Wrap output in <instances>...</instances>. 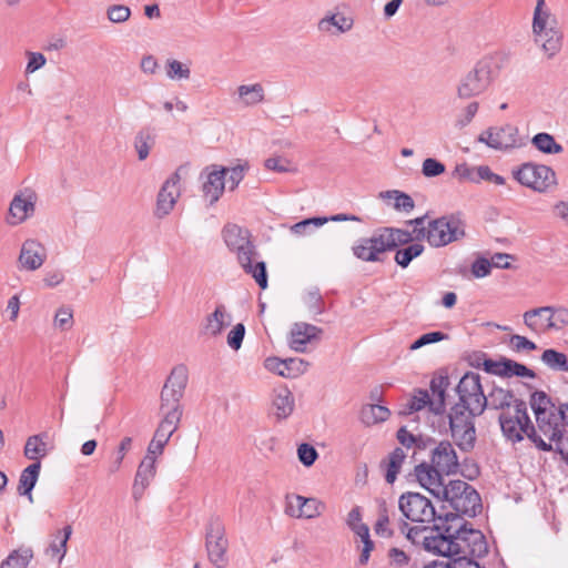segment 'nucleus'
Returning <instances> with one entry per match:
<instances>
[{
	"label": "nucleus",
	"instance_id": "nucleus-1",
	"mask_svg": "<svg viewBox=\"0 0 568 568\" xmlns=\"http://www.w3.org/2000/svg\"><path fill=\"white\" fill-rule=\"evenodd\" d=\"M187 384V371L180 365L171 371L161 392L160 413L161 420L155 433L170 440L179 428L183 408L181 399Z\"/></svg>",
	"mask_w": 568,
	"mask_h": 568
},
{
	"label": "nucleus",
	"instance_id": "nucleus-2",
	"mask_svg": "<svg viewBox=\"0 0 568 568\" xmlns=\"http://www.w3.org/2000/svg\"><path fill=\"white\" fill-rule=\"evenodd\" d=\"M222 237L227 248L236 255V260L246 274H250L262 290L267 287L266 265L255 261L258 255L251 233L237 224L229 223L222 230Z\"/></svg>",
	"mask_w": 568,
	"mask_h": 568
},
{
	"label": "nucleus",
	"instance_id": "nucleus-3",
	"mask_svg": "<svg viewBox=\"0 0 568 568\" xmlns=\"http://www.w3.org/2000/svg\"><path fill=\"white\" fill-rule=\"evenodd\" d=\"M537 423V433L547 440L558 443L568 427V404L556 405L542 390L531 394L529 400Z\"/></svg>",
	"mask_w": 568,
	"mask_h": 568
},
{
	"label": "nucleus",
	"instance_id": "nucleus-4",
	"mask_svg": "<svg viewBox=\"0 0 568 568\" xmlns=\"http://www.w3.org/2000/svg\"><path fill=\"white\" fill-rule=\"evenodd\" d=\"M415 239L426 241L432 247H443L465 236V225L455 215H444L426 223V216L409 221Z\"/></svg>",
	"mask_w": 568,
	"mask_h": 568
},
{
	"label": "nucleus",
	"instance_id": "nucleus-5",
	"mask_svg": "<svg viewBox=\"0 0 568 568\" xmlns=\"http://www.w3.org/2000/svg\"><path fill=\"white\" fill-rule=\"evenodd\" d=\"M499 424L504 436L513 443H518L524 439V436H527L540 450L550 452L552 449L551 444L538 435L529 418L527 404L523 399L516 400L513 407L501 412Z\"/></svg>",
	"mask_w": 568,
	"mask_h": 568
},
{
	"label": "nucleus",
	"instance_id": "nucleus-6",
	"mask_svg": "<svg viewBox=\"0 0 568 568\" xmlns=\"http://www.w3.org/2000/svg\"><path fill=\"white\" fill-rule=\"evenodd\" d=\"M501 62L498 57L487 55L476 62L474 68L465 73L456 85L459 99L468 100L488 91L500 74Z\"/></svg>",
	"mask_w": 568,
	"mask_h": 568
},
{
	"label": "nucleus",
	"instance_id": "nucleus-7",
	"mask_svg": "<svg viewBox=\"0 0 568 568\" xmlns=\"http://www.w3.org/2000/svg\"><path fill=\"white\" fill-rule=\"evenodd\" d=\"M455 534V561L462 562V568H480L474 558H483L488 554V544L481 531L468 528L458 516Z\"/></svg>",
	"mask_w": 568,
	"mask_h": 568
},
{
	"label": "nucleus",
	"instance_id": "nucleus-8",
	"mask_svg": "<svg viewBox=\"0 0 568 568\" xmlns=\"http://www.w3.org/2000/svg\"><path fill=\"white\" fill-rule=\"evenodd\" d=\"M456 524L458 516L453 513L445 517L438 516L437 521L430 528L424 549L434 555L455 558V534H457Z\"/></svg>",
	"mask_w": 568,
	"mask_h": 568
},
{
	"label": "nucleus",
	"instance_id": "nucleus-9",
	"mask_svg": "<svg viewBox=\"0 0 568 568\" xmlns=\"http://www.w3.org/2000/svg\"><path fill=\"white\" fill-rule=\"evenodd\" d=\"M448 386V376L434 377L430 381L432 396L426 389H415L406 405L404 413L413 414L424 408H428L429 412L434 413L435 415L443 414L445 412L446 389Z\"/></svg>",
	"mask_w": 568,
	"mask_h": 568
},
{
	"label": "nucleus",
	"instance_id": "nucleus-10",
	"mask_svg": "<svg viewBox=\"0 0 568 568\" xmlns=\"http://www.w3.org/2000/svg\"><path fill=\"white\" fill-rule=\"evenodd\" d=\"M479 415L468 409L467 405L459 403L452 407L448 414L449 427L452 436L460 449L468 450L474 447L476 432L473 418Z\"/></svg>",
	"mask_w": 568,
	"mask_h": 568
},
{
	"label": "nucleus",
	"instance_id": "nucleus-11",
	"mask_svg": "<svg viewBox=\"0 0 568 568\" xmlns=\"http://www.w3.org/2000/svg\"><path fill=\"white\" fill-rule=\"evenodd\" d=\"M205 548L210 562L215 568H225L229 565V540L223 521L212 517L206 526Z\"/></svg>",
	"mask_w": 568,
	"mask_h": 568
},
{
	"label": "nucleus",
	"instance_id": "nucleus-12",
	"mask_svg": "<svg viewBox=\"0 0 568 568\" xmlns=\"http://www.w3.org/2000/svg\"><path fill=\"white\" fill-rule=\"evenodd\" d=\"M514 178L524 186L544 193L556 185L555 171L545 164L527 162L514 171Z\"/></svg>",
	"mask_w": 568,
	"mask_h": 568
},
{
	"label": "nucleus",
	"instance_id": "nucleus-13",
	"mask_svg": "<svg viewBox=\"0 0 568 568\" xmlns=\"http://www.w3.org/2000/svg\"><path fill=\"white\" fill-rule=\"evenodd\" d=\"M398 508L404 518L413 523L429 524L438 518L432 501L419 493L403 494L398 499Z\"/></svg>",
	"mask_w": 568,
	"mask_h": 568
},
{
	"label": "nucleus",
	"instance_id": "nucleus-14",
	"mask_svg": "<svg viewBox=\"0 0 568 568\" xmlns=\"http://www.w3.org/2000/svg\"><path fill=\"white\" fill-rule=\"evenodd\" d=\"M456 392L459 404L467 405L474 413L483 414L485 410V394L477 373L468 372L459 381Z\"/></svg>",
	"mask_w": 568,
	"mask_h": 568
},
{
	"label": "nucleus",
	"instance_id": "nucleus-15",
	"mask_svg": "<svg viewBox=\"0 0 568 568\" xmlns=\"http://www.w3.org/2000/svg\"><path fill=\"white\" fill-rule=\"evenodd\" d=\"M37 200V193L30 187L17 192L9 205L7 223L17 226L32 217L36 212Z\"/></svg>",
	"mask_w": 568,
	"mask_h": 568
},
{
	"label": "nucleus",
	"instance_id": "nucleus-16",
	"mask_svg": "<svg viewBox=\"0 0 568 568\" xmlns=\"http://www.w3.org/2000/svg\"><path fill=\"white\" fill-rule=\"evenodd\" d=\"M388 252L379 229L369 237L358 239L352 246L353 255L363 262H382V255Z\"/></svg>",
	"mask_w": 568,
	"mask_h": 568
},
{
	"label": "nucleus",
	"instance_id": "nucleus-17",
	"mask_svg": "<svg viewBox=\"0 0 568 568\" xmlns=\"http://www.w3.org/2000/svg\"><path fill=\"white\" fill-rule=\"evenodd\" d=\"M478 140L495 150H506L521 145L518 140V129L511 124L489 128L479 135Z\"/></svg>",
	"mask_w": 568,
	"mask_h": 568
},
{
	"label": "nucleus",
	"instance_id": "nucleus-18",
	"mask_svg": "<svg viewBox=\"0 0 568 568\" xmlns=\"http://www.w3.org/2000/svg\"><path fill=\"white\" fill-rule=\"evenodd\" d=\"M225 176L226 169L217 165L207 166L202 171L200 175V179L203 181L202 191L210 204L219 201L223 194L226 184Z\"/></svg>",
	"mask_w": 568,
	"mask_h": 568
},
{
	"label": "nucleus",
	"instance_id": "nucleus-19",
	"mask_svg": "<svg viewBox=\"0 0 568 568\" xmlns=\"http://www.w3.org/2000/svg\"><path fill=\"white\" fill-rule=\"evenodd\" d=\"M180 174L173 173L162 185L158 199L154 214L159 219L169 215L180 197Z\"/></svg>",
	"mask_w": 568,
	"mask_h": 568
},
{
	"label": "nucleus",
	"instance_id": "nucleus-20",
	"mask_svg": "<svg viewBox=\"0 0 568 568\" xmlns=\"http://www.w3.org/2000/svg\"><path fill=\"white\" fill-rule=\"evenodd\" d=\"M322 333L323 329L315 325L305 322L294 323L288 335V346L297 353H304L307 344L321 339Z\"/></svg>",
	"mask_w": 568,
	"mask_h": 568
},
{
	"label": "nucleus",
	"instance_id": "nucleus-21",
	"mask_svg": "<svg viewBox=\"0 0 568 568\" xmlns=\"http://www.w3.org/2000/svg\"><path fill=\"white\" fill-rule=\"evenodd\" d=\"M47 260L45 247L34 239L26 240L18 257L19 267L24 271L39 270Z\"/></svg>",
	"mask_w": 568,
	"mask_h": 568
},
{
	"label": "nucleus",
	"instance_id": "nucleus-22",
	"mask_svg": "<svg viewBox=\"0 0 568 568\" xmlns=\"http://www.w3.org/2000/svg\"><path fill=\"white\" fill-rule=\"evenodd\" d=\"M430 463L442 470L445 475L457 473L459 464L457 454L453 445L447 442H440L432 452Z\"/></svg>",
	"mask_w": 568,
	"mask_h": 568
},
{
	"label": "nucleus",
	"instance_id": "nucleus-23",
	"mask_svg": "<svg viewBox=\"0 0 568 568\" xmlns=\"http://www.w3.org/2000/svg\"><path fill=\"white\" fill-rule=\"evenodd\" d=\"M535 43L548 59L556 57L562 49L564 33L559 26L532 32Z\"/></svg>",
	"mask_w": 568,
	"mask_h": 568
},
{
	"label": "nucleus",
	"instance_id": "nucleus-24",
	"mask_svg": "<svg viewBox=\"0 0 568 568\" xmlns=\"http://www.w3.org/2000/svg\"><path fill=\"white\" fill-rule=\"evenodd\" d=\"M443 475L445 474L432 463L430 465L423 463L415 467V476L418 483L436 497H439V490L444 484Z\"/></svg>",
	"mask_w": 568,
	"mask_h": 568
},
{
	"label": "nucleus",
	"instance_id": "nucleus-25",
	"mask_svg": "<svg viewBox=\"0 0 568 568\" xmlns=\"http://www.w3.org/2000/svg\"><path fill=\"white\" fill-rule=\"evenodd\" d=\"M551 306H542L529 310L524 313V323L532 332L537 334H545L554 331V322L551 320Z\"/></svg>",
	"mask_w": 568,
	"mask_h": 568
},
{
	"label": "nucleus",
	"instance_id": "nucleus-26",
	"mask_svg": "<svg viewBox=\"0 0 568 568\" xmlns=\"http://www.w3.org/2000/svg\"><path fill=\"white\" fill-rule=\"evenodd\" d=\"M156 474V460L145 457L138 466L132 487V495L135 500L142 498L145 489L149 487Z\"/></svg>",
	"mask_w": 568,
	"mask_h": 568
},
{
	"label": "nucleus",
	"instance_id": "nucleus-27",
	"mask_svg": "<svg viewBox=\"0 0 568 568\" xmlns=\"http://www.w3.org/2000/svg\"><path fill=\"white\" fill-rule=\"evenodd\" d=\"M231 314L227 313L225 306L217 305L214 312L204 318L201 333L207 337H217L231 324Z\"/></svg>",
	"mask_w": 568,
	"mask_h": 568
},
{
	"label": "nucleus",
	"instance_id": "nucleus-28",
	"mask_svg": "<svg viewBox=\"0 0 568 568\" xmlns=\"http://www.w3.org/2000/svg\"><path fill=\"white\" fill-rule=\"evenodd\" d=\"M295 400L287 386L275 387L272 395V409L277 419H286L292 415Z\"/></svg>",
	"mask_w": 568,
	"mask_h": 568
},
{
	"label": "nucleus",
	"instance_id": "nucleus-29",
	"mask_svg": "<svg viewBox=\"0 0 568 568\" xmlns=\"http://www.w3.org/2000/svg\"><path fill=\"white\" fill-rule=\"evenodd\" d=\"M72 532L73 528L71 525H65L62 529H57L52 532L45 554L51 558H55L61 564L68 552V541Z\"/></svg>",
	"mask_w": 568,
	"mask_h": 568
},
{
	"label": "nucleus",
	"instance_id": "nucleus-30",
	"mask_svg": "<svg viewBox=\"0 0 568 568\" xmlns=\"http://www.w3.org/2000/svg\"><path fill=\"white\" fill-rule=\"evenodd\" d=\"M450 507L456 511L455 515L459 517L460 515L475 517L481 509L479 494L475 489L468 490L462 496L457 497L450 504Z\"/></svg>",
	"mask_w": 568,
	"mask_h": 568
},
{
	"label": "nucleus",
	"instance_id": "nucleus-31",
	"mask_svg": "<svg viewBox=\"0 0 568 568\" xmlns=\"http://www.w3.org/2000/svg\"><path fill=\"white\" fill-rule=\"evenodd\" d=\"M353 19L346 17L343 13H328L324 18H322L317 28L321 32L335 34V33H345L353 28Z\"/></svg>",
	"mask_w": 568,
	"mask_h": 568
},
{
	"label": "nucleus",
	"instance_id": "nucleus-32",
	"mask_svg": "<svg viewBox=\"0 0 568 568\" xmlns=\"http://www.w3.org/2000/svg\"><path fill=\"white\" fill-rule=\"evenodd\" d=\"M555 27H558V20L546 4V0H536L531 23L532 32Z\"/></svg>",
	"mask_w": 568,
	"mask_h": 568
},
{
	"label": "nucleus",
	"instance_id": "nucleus-33",
	"mask_svg": "<svg viewBox=\"0 0 568 568\" xmlns=\"http://www.w3.org/2000/svg\"><path fill=\"white\" fill-rule=\"evenodd\" d=\"M485 408L488 407L490 409L505 412L508 407H513L515 402L519 399L515 398L511 390L494 386L488 395H485Z\"/></svg>",
	"mask_w": 568,
	"mask_h": 568
},
{
	"label": "nucleus",
	"instance_id": "nucleus-34",
	"mask_svg": "<svg viewBox=\"0 0 568 568\" xmlns=\"http://www.w3.org/2000/svg\"><path fill=\"white\" fill-rule=\"evenodd\" d=\"M40 469L41 462H37L26 467L20 474L18 493L21 496H27L31 503L33 500L32 490L39 479Z\"/></svg>",
	"mask_w": 568,
	"mask_h": 568
},
{
	"label": "nucleus",
	"instance_id": "nucleus-35",
	"mask_svg": "<svg viewBox=\"0 0 568 568\" xmlns=\"http://www.w3.org/2000/svg\"><path fill=\"white\" fill-rule=\"evenodd\" d=\"M293 499L298 506V511L296 515L306 519H313L321 516L326 508L325 504L317 498H307L301 495H293Z\"/></svg>",
	"mask_w": 568,
	"mask_h": 568
},
{
	"label": "nucleus",
	"instance_id": "nucleus-36",
	"mask_svg": "<svg viewBox=\"0 0 568 568\" xmlns=\"http://www.w3.org/2000/svg\"><path fill=\"white\" fill-rule=\"evenodd\" d=\"M383 234L384 242L387 251L395 250L398 245L408 244L415 239V234L408 231L396 227H382L379 229Z\"/></svg>",
	"mask_w": 568,
	"mask_h": 568
},
{
	"label": "nucleus",
	"instance_id": "nucleus-37",
	"mask_svg": "<svg viewBox=\"0 0 568 568\" xmlns=\"http://www.w3.org/2000/svg\"><path fill=\"white\" fill-rule=\"evenodd\" d=\"M47 438V434H38L28 437L24 445V456L33 460V463L40 462L41 458L45 457L48 454L47 443L44 442Z\"/></svg>",
	"mask_w": 568,
	"mask_h": 568
},
{
	"label": "nucleus",
	"instance_id": "nucleus-38",
	"mask_svg": "<svg viewBox=\"0 0 568 568\" xmlns=\"http://www.w3.org/2000/svg\"><path fill=\"white\" fill-rule=\"evenodd\" d=\"M155 144V134L150 128L141 129L134 136V149L138 153V159L144 161L150 155L151 149Z\"/></svg>",
	"mask_w": 568,
	"mask_h": 568
},
{
	"label": "nucleus",
	"instance_id": "nucleus-39",
	"mask_svg": "<svg viewBox=\"0 0 568 568\" xmlns=\"http://www.w3.org/2000/svg\"><path fill=\"white\" fill-rule=\"evenodd\" d=\"M390 415V410L383 405L368 404L361 409V420L366 426H372L385 422Z\"/></svg>",
	"mask_w": 568,
	"mask_h": 568
},
{
	"label": "nucleus",
	"instance_id": "nucleus-40",
	"mask_svg": "<svg viewBox=\"0 0 568 568\" xmlns=\"http://www.w3.org/2000/svg\"><path fill=\"white\" fill-rule=\"evenodd\" d=\"M382 200H393V207L396 211L409 213L414 210L415 203L410 195L398 190L383 191L379 193Z\"/></svg>",
	"mask_w": 568,
	"mask_h": 568
},
{
	"label": "nucleus",
	"instance_id": "nucleus-41",
	"mask_svg": "<svg viewBox=\"0 0 568 568\" xmlns=\"http://www.w3.org/2000/svg\"><path fill=\"white\" fill-rule=\"evenodd\" d=\"M33 558V551L29 547H22L13 550L0 564V568H27Z\"/></svg>",
	"mask_w": 568,
	"mask_h": 568
},
{
	"label": "nucleus",
	"instance_id": "nucleus-42",
	"mask_svg": "<svg viewBox=\"0 0 568 568\" xmlns=\"http://www.w3.org/2000/svg\"><path fill=\"white\" fill-rule=\"evenodd\" d=\"M540 359L551 371L568 373V356L561 352L545 349Z\"/></svg>",
	"mask_w": 568,
	"mask_h": 568
},
{
	"label": "nucleus",
	"instance_id": "nucleus-43",
	"mask_svg": "<svg viewBox=\"0 0 568 568\" xmlns=\"http://www.w3.org/2000/svg\"><path fill=\"white\" fill-rule=\"evenodd\" d=\"M237 93L243 104L252 106L264 100V88L260 83L242 84L237 88Z\"/></svg>",
	"mask_w": 568,
	"mask_h": 568
},
{
	"label": "nucleus",
	"instance_id": "nucleus-44",
	"mask_svg": "<svg viewBox=\"0 0 568 568\" xmlns=\"http://www.w3.org/2000/svg\"><path fill=\"white\" fill-rule=\"evenodd\" d=\"M531 144L545 154H558L564 151L562 145L556 142L554 136L546 132H540L534 135Z\"/></svg>",
	"mask_w": 568,
	"mask_h": 568
},
{
	"label": "nucleus",
	"instance_id": "nucleus-45",
	"mask_svg": "<svg viewBox=\"0 0 568 568\" xmlns=\"http://www.w3.org/2000/svg\"><path fill=\"white\" fill-rule=\"evenodd\" d=\"M471 489L474 488L464 480H450L448 484H443L438 498L448 501L450 505L457 497Z\"/></svg>",
	"mask_w": 568,
	"mask_h": 568
},
{
	"label": "nucleus",
	"instance_id": "nucleus-46",
	"mask_svg": "<svg viewBox=\"0 0 568 568\" xmlns=\"http://www.w3.org/2000/svg\"><path fill=\"white\" fill-rule=\"evenodd\" d=\"M399 530L406 535V538L416 546L425 547L426 541L424 538L428 537L432 527L428 526H414L409 527L405 520H399Z\"/></svg>",
	"mask_w": 568,
	"mask_h": 568
},
{
	"label": "nucleus",
	"instance_id": "nucleus-47",
	"mask_svg": "<svg viewBox=\"0 0 568 568\" xmlns=\"http://www.w3.org/2000/svg\"><path fill=\"white\" fill-rule=\"evenodd\" d=\"M406 458L405 452L397 447L388 456L387 470L385 479L388 484H393L402 468V465Z\"/></svg>",
	"mask_w": 568,
	"mask_h": 568
},
{
	"label": "nucleus",
	"instance_id": "nucleus-48",
	"mask_svg": "<svg viewBox=\"0 0 568 568\" xmlns=\"http://www.w3.org/2000/svg\"><path fill=\"white\" fill-rule=\"evenodd\" d=\"M424 252V245L420 243H413L404 248H399L395 254V262L402 266L407 267L409 263Z\"/></svg>",
	"mask_w": 568,
	"mask_h": 568
},
{
	"label": "nucleus",
	"instance_id": "nucleus-49",
	"mask_svg": "<svg viewBox=\"0 0 568 568\" xmlns=\"http://www.w3.org/2000/svg\"><path fill=\"white\" fill-rule=\"evenodd\" d=\"M347 526L355 532L361 539L367 538L369 535L368 527L362 523V513L358 506L354 507L347 516Z\"/></svg>",
	"mask_w": 568,
	"mask_h": 568
},
{
	"label": "nucleus",
	"instance_id": "nucleus-50",
	"mask_svg": "<svg viewBox=\"0 0 568 568\" xmlns=\"http://www.w3.org/2000/svg\"><path fill=\"white\" fill-rule=\"evenodd\" d=\"M308 363L302 358H286L284 359V371L281 376L285 378H296L307 371Z\"/></svg>",
	"mask_w": 568,
	"mask_h": 568
},
{
	"label": "nucleus",
	"instance_id": "nucleus-51",
	"mask_svg": "<svg viewBox=\"0 0 568 568\" xmlns=\"http://www.w3.org/2000/svg\"><path fill=\"white\" fill-rule=\"evenodd\" d=\"M327 222H328L327 217L305 219V220L292 225L291 231L295 235L303 236V235L310 234L314 229L323 226Z\"/></svg>",
	"mask_w": 568,
	"mask_h": 568
},
{
	"label": "nucleus",
	"instance_id": "nucleus-52",
	"mask_svg": "<svg viewBox=\"0 0 568 568\" xmlns=\"http://www.w3.org/2000/svg\"><path fill=\"white\" fill-rule=\"evenodd\" d=\"M504 375L503 377H526V378H535L536 374L532 369L528 368L527 366L517 363L513 359L506 358V366L503 367Z\"/></svg>",
	"mask_w": 568,
	"mask_h": 568
},
{
	"label": "nucleus",
	"instance_id": "nucleus-53",
	"mask_svg": "<svg viewBox=\"0 0 568 568\" xmlns=\"http://www.w3.org/2000/svg\"><path fill=\"white\" fill-rule=\"evenodd\" d=\"M166 75L171 80H186L191 75V70L187 64L170 59L166 61Z\"/></svg>",
	"mask_w": 568,
	"mask_h": 568
},
{
	"label": "nucleus",
	"instance_id": "nucleus-54",
	"mask_svg": "<svg viewBox=\"0 0 568 568\" xmlns=\"http://www.w3.org/2000/svg\"><path fill=\"white\" fill-rule=\"evenodd\" d=\"M390 517L385 501L381 503L378 508V518L375 524V531L377 535L390 537L393 530L389 528Z\"/></svg>",
	"mask_w": 568,
	"mask_h": 568
},
{
	"label": "nucleus",
	"instance_id": "nucleus-55",
	"mask_svg": "<svg viewBox=\"0 0 568 568\" xmlns=\"http://www.w3.org/2000/svg\"><path fill=\"white\" fill-rule=\"evenodd\" d=\"M132 446V438L131 437H124L119 444L115 458L110 463L109 465V473L115 474L120 470L123 459L125 457V454L131 449Z\"/></svg>",
	"mask_w": 568,
	"mask_h": 568
},
{
	"label": "nucleus",
	"instance_id": "nucleus-56",
	"mask_svg": "<svg viewBox=\"0 0 568 568\" xmlns=\"http://www.w3.org/2000/svg\"><path fill=\"white\" fill-rule=\"evenodd\" d=\"M106 17L112 23H124L131 17V9L124 4H112L106 9Z\"/></svg>",
	"mask_w": 568,
	"mask_h": 568
},
{
	"label": "nucleus",
	"instance_id": "nucleus-57",
	"mask_svg": "<svg viewBox=\"0 0 568 568\" xmlns=\"http://www.w3.org/2000/svg\"><path fill=\"white\" fill-rule=\"evenodd\" d=\"M26 57L28 59L24 69L26 75L37 72L38 70L42 69L47 63V58L41 52L26 51Z\"/></svg>",
	"mask_w": 568,
	"mask_h": 568
},
{
	"label": "nucleus",
	"instance_id": "nucleus-58",
	"mask_svg": "<svg viewBox=\"0 0 568 568\" xmlns=\"http://www.w3.org/2000/svg\"><path fill=\"white\" fill-rule=\"evenodd\" d=\"M447 338V335L443 332H429L419 336L410 346V351L419 349L426 345L438 343Z\"/></svg>",
	"mask_w": 568,
	"mask_h": 568
},
{
	"label": "nucleus",
	"instance_id": "nucleus-59",
	"mask_svg": "<svg viewBox=\"0 0 568 568\" xmlns=\"http://www.w3.org/2000/svg\"><path fill=\"white\" fill-rule=\"evenodd\" d=\"M73 325V312L70 307H60L54 316V326L61 331L70 329Z\"/></svg>",
	"mask_w": 568,
	"mask_h": 568
},
{
	"label": "nucleus",
	"instance_id": "nucleus-60",
	"mask_svg": "<svg viewBox=\"0 0 568 568\" xmlns=\"http://www.w3.org/2000/svg\"><path fill=\"white\" fill-rule=\"evenodd\" d=\"M297 455L300 462L306 467L312 466L318 457L316 449L306 443H303L298 446Z\"/></svg>",
	"mask_w": 568,
	"mask_h": 568
},
{
	"label": "nucleus",
	"instance_id": "nucleus-61",
	"mask_svg": "<svg viewBox=\"0 0 568 568\" xmlns=\"http://www.w3.org/2000/svg\"><path fill=\"white\" fill-rule=\"evenodd\" d=\"M445 172V165L436 159L427 158L422 165V173L426 178H435Z\"/></svg>",
	"mask_w": 568,
	"mask_h": 568
},
{
	"label": "nucleus",
	"instance_id": "nucleus-62",
	"mask_svg": "<svg viewBox=\"0 0 568 568\" xmlns=\"http://www.w3.org/2000/svg\"><path fill=\"white\" fill-rule=\"evenodd\" d=\"M168 443L169 440L166 438L154 433L153 438L148 446L145 457L156 460V457L163 454L164 447Z\"/></svg>",
	"mask_w": 568,
	"mask_h": 568
},
{
	"label": "nucleus",
	"instance_id": "nucleus-63",
	"mask_svg": "<svg viewBox=\"0 0 568 568\" xmlns=\"http://www.w3.org/2000/svg\"><path fill=\"white\" fill-rule=\"evenodd\" d=\"M245 335V326L242 323H237L227 334V345L237 351L241 348Z\"/></svg>",
	"mask_w": 568,
	"mask_h": 568
},
{
	"label": "nucleus",
	"instance_id": "nucleus-64",
	"mask_svg": "<svg viewBox=\"0 0 568 568\" xmlns=\"http://www.w3.org/2000/svg\"><path fill=\"white\" fill-rule=\"evenodd\" d=\"M470 271L474 277L483 278L490 274L491 263L485 257H478L473 262Z\"/></svg>",
	"mask_w": 568,
	"mask_h": 568
}]
</instances>
